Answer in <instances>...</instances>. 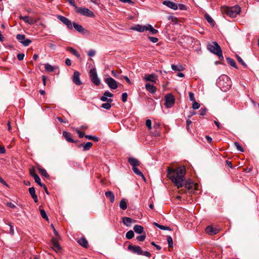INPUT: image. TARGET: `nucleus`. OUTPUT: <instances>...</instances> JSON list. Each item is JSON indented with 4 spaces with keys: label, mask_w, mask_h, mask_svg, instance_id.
<instances>
[{
    "label": "nucleus",
    "mask_w": 259,
    "mask_h": 259,
    "mask_svg": "<svg viewBox=\"0 0 259 259\" xmlns=\"http://www.w3.org/2000/svg\"><path fill=\"white\" fill-rule=\"evenodd\" d=\"M186 171L184 167H178L176 169L167 168V177L175 184V186L179 189L183 187L185 182V175Z\"/></svg>",
    "instance_id": "1"
},
{
    "label": "nucleus",
    "mask_w": 259,
    "mask_h": 259,
    "mask_svg": "<svg viewBox=\"0 0 259 259\" xmlns=\"http://www.w3.org/2000/svg\"><path fill=\"white\" fill-rule=\"evenodd\" d=\"M221 11L223 13L233 18L240 13L241 8L238 5H235L233 7L224 6L221 8Z\"/></svg>",
    "instance_id": "2"
},
{
    "label": "nucleus",
    "mask_w": 259,
    "mask_h": 259,
    "mask_svg": "<svg viewBox=\"0 0 259 259\" xmlns=\"http://www.w3.org/2000/svg\"><path fill=\"white\" fill-rule=\"evenodd\" d=\"M207 49L211 53L218 56L219 59L223 60L224 57L222 54V49L218 44L213 41L211 44L207 45Z\"/></svg>",
    "instance_id": "3"
},
{
    "label": "nucleus",
    "mask_w": 259,
    "mask_h": 259,
    "mask_svg": "<svg viewBox=\"0 0 259 259\" xmlns=\"http://www.w3.org/2000/svg\"><path fill=\"white\" fill-rule=\"evenodd\" d=\"M219 84L225 91L230 88L231 80L228 76L224 75L220 77Z\"/></svg>",
    "instance_id": "4"
},
{
    "label": "nucleus",
    "mask_w": 259,
    "mask_h": 259,
    "mask_svg": "<svg viewBox=\"0 0 259 259\" xmlns=\"http://www.w3.org/2000/svg\"><path fill=\"white\" fill-rule=\"evenodd\" d=\"M75 9L76 13L81 15L91 18L94 17L95 16L94 13L87 8L75 7Z\"/></svg>",
    "instance_id": "5"
},
{
    "label": "nucleus",
    "mask_w": 259,
    "mask_h": 259,
    "mask_svg": "<svg viewBox=\"0 0 259 259\" xmlns=\"http://www.w3.org/2000/svg\"><path fill=\"white\" fill-rule=\"evenodd\" d=\"M165 106L167 108L172 107L175 102L174 96L171 94H167L165 96Z\"/></svg>",
    "instance_id": "6"
},
{
    "label": "nucleus",
    "mask_w": 259,
    "mask_h": 259,
    "mask_svg": "<svg viewBox=\"0 0 259 259\" xmlns=\"http://www.w3.org/2000/svg\"><path fill=\"white\" fill-rule=\"evenodd\" d=\"M90 75L92 82L96 85H99L100 80L98 77L97 73L95 69H91L90 71Z\"/></svg>",
    "instance_id": "7"
},
{
    "label": "nucleus",
    "mask_w": 259,
    "mask_h": 259,
    "mask_svg": "<svg viewBox=\"0 0 259 259\" xmlns=\"http://www.w3.org/2000/svg\"><path fill=\"white\" fill-rule=\"evenodd\" d=\"M16 38L25 47L29 46L31 42V40L30 39H25V35L24 34H18L16 35Z\"/></svg>",
    "instance_id": "8"
},
{
    "label": "nucleus",
    "mask_w": 259,
    "mask_h": 259,
    "mask_svg": "<svg viewBox=\"0 0 259 259\" xmlns=\"http://www.w3.org/2000/svg\"><path fill=\"white\" fill-rule=\"evenodd\" d=\"M105 82L111 89H116L117 87V82L112 77H109L105 79Z\"/></svg>",
    "instance_id": "9"
},
{
    "label": "nucleus",
    "mask_w": 259,
    "mask_h": 259,
    "mask_svg": "<svg viewBox=\"0 0 259 259\" xmlns=\"http://www.w3.org/2000/svg\"><path fill=\"white\" fill-rule=\"evenodd\" d=\"M58 19L65 24L68 29H72V24L70 20L68 18L63 16L58 15L57 16Z\"/></svg>",
    "instance_id": "10"
},
{
    "label": "nucleus",
    "mask_w": 259,
    "mask_h": 259,
    "mask_svg": "<svg viewBox=\"0 0 259 259\" xmlns=\"http://www.w3.org/2000/svg\"><path fill=\"white\" fill-rule=\"evenodd\" d=\"M128 249L134 253H136L138 255L143 254V250H142L141 248L139 246L130 245L128 246Z\"/></svg>",
    "instance_id": "11"
},
{
    "label": "nucleus",
    "mask_w": 259,
    "mask_h": 259,
    "mask_svg": "<svg viewBox=\"0 0 259 259\" xmlns=\"http://www.w3.org/2000/svg\"><path fill=\"white\" fill-rule=\"evenodd\" d=\"M113 96V95L110 93L109 91L105 92L103 96L100 98V100L103 102H112V99L111 98L108 99V97L111 98Z\"/></svg>",
    "instance_id": "12"
},
{
    "label": "nucleus",
    "mask_w": 259,
    "mask_h": 259,
    "mask_svg": "<svg viewBox=\"0 0 259 259\" xmlns=\"http://www.w3.org/2000/svg\"><path fill=\"white\" fill-rule=\"evenodd\" d=\"M72 81L77 85H79L81 84V81L80 80V73L79 72L76 71L74 72Z\"/></svg>",
    "instance_id": "13"
},
{
    "label": "nucleus",
    "mask_w": 259,
    "mask_h": 259,
    "mask_svg": "<svg viewBox=\"0 0 259 259\" xmlns=\"http://www.w3.org/2000/svg\"><path fill=\"white\" fill-rule=\"evenodd\" d=\"M162 4L167 7L174 10H176L178 9V6L177 4L169 1H164L162 2Z\"/></svg>",
    "instance_id": "14"
},
{
    "label": "nucleus",
    "mask_w": 259,
    "mask_h": 259,
    "mask_svg": "<svg viewBox=\"0 0 259 259\" xmlns=\"http://www.w3.org/2000/svg\"><path fill=\"white\" fill-rule=\"evenodd\" d=\"M132 30H136L140 32L147 31V25H141L140 24L136 25L134 27H132Z\"/></svg>",
    "instance_id": "15"
},
{
    "label": "nucleus",
    "mask_w": 259,
    "mask_h": 259,
    "mask_svg": "<svg viewBox=\"0 0 259 259\" xmlns=\"http://www.w3.org/2000/svg\"><path fill=\"white\" fill-rule=\"evenodd\" d=\"M63 137L65 139L70 143H76L77 142L74 140L72 138V135L71 133L66 131L63 132Z\"/></svg>",
    "instance_id": "16"
},
{
    "label": "nucleus",
    "mask_w": 259,
    "mask_h": 259,
    "mask_svg": "<svg viewBox=\"0 0 259 259\" xmlns=\"http://www.w3.org/2000/svg\"><path fill=\"white\" fill-rule=\"evenodd\" d=\"M72 27L73 26L74 29L80 33L85 34L87 32V30L85 28H84L81 25L78 24L77 23L75 22H73L72 23Z\"/></svg>",
    "instance_id": "17"
},
{
    "label": "nucleus",
    "mask_w": 259,
    "mask_h": 259,
    "mask_svg": "<svg viewBox=\"0 0 259 259\" xmlns=\"http://www.w3.org/2000/svg\"><path fill=\"white\" fill-rule=\"evenodd\" d=\"M52 248L56 252L61 250V247L58 243L57 240L56 238H53L52 239Z\"/></svg>",
    "instance_id": "18"
},
{
    "label": "nucleus",
    "mask_w": 259,
    "mask_h": 259,
    "mask_svg": "<svg viewBox=\"0 0 259 259\" xmlns=\"http://www.w3.org/2000/svg\"><path fill=\"white\" fill-rule=\"evenodd\" d=\"M206 232L210 235H213L217 234L219 232V230L212 226H207L205 229Z\"/></svg>",
    "instance_id": "19"
},
{
    "label": "nucleus",
    "mask_w": 259,
    "mask_h": 259,
    "mask_svg": "<svg viewBox=\"0 0 259 259\" xmlns=\"http://www.w3.org/2000/svg\"><path fill=\"white\" fill-rule=\"evenodd\" d=\"M144 79L147 81H151L153 82H156L158 80L157 76L153 74L146 75L144 76Z\"/></svg>",
    "instance_id": "20"
},
{
    "label": "nucleus",
    "mask_w": 259,
    "mask_h": 259,
    "mask_svg": "<svg viewBox=\"0 0 259 259\" xmlns=\"http://www.w3.org/2000/svg\"><path fill=\"white\" fill-rule=\"evenodd\" d=\"M20 19L23 20L26 23H28L30 25L34 24L36 22V21L34 20L33 18H30L28 16H20Z\"/></svg>",
    "instance_id": "21"
},
{
    "label": "nucleus",
    "mask_w": 259,
    "mask_h": 259,
    "mask_svg": "<svg viewBox=\"0 0 259 259\" xmlns=\"http://www.w3.org/2000/svg\"><path fill=\"white\" fill-rule=\"evenodd\" d=\"M77 243L84 248H88L89 243L87 240L84 237H81L77 240Z\"/></svg>",
    "instance_id": "22"
},
{
    "label": "nucleus",
    "mask_w": 259,
    "mask_h": 259,
    "mask_svg": "<svg viewBox=\"0 0 259 259\" xmlns=\"http://www.w3.org/2000/svg\"><path fill=\"white\" fill-rule=\"evenodd\" d=\"M128 162L132 166V167H137L140 164V161L138 159L133 157L129 158Z\"/></svg>",
    "instance_id": "23"
},
{
    "label": "nucleus",
    "mask_w": 259,
    "mask_h": 259,
    "mask_svg": "<svg viewBox=\"0 0 259 259\" xmlns=\"http://www.w3.org/2000/svg\"><path fill=\"white\" fill-rule=\"evenodd\" d=\"M122 222L126 226H129L132 223H135L136 221L131 218L123 217L122 218Z\"/></svg>",
    "instance_id": "24"
},
{
    "label": "nucleus",
    "mask_w": 259,
    "mask_h": 259,
    "mask_svg": "<svg viewBox=\"0 0 259 259\" xmlns=\"http://www.w3.org/2000/svg\"><path fill=\"white\" fill-rule=\"evenodd\" d=\"M93 143L92 142H88L85 144H81L78 146L79 147H82L83 151H85L90 150V149L92 147Z\"/></svg>",
    "instance_id": "25"
},
{
    "label": "nucleus",
    "mask_w": 259,
    "mask_h": 259,
    "mask_svg": "<svg viewBox=\"0 0 259 259\" xmlns=\"http://www.w3.org/2000/svg\"><path fill=\"white\" fill-rule=\"evenodd\" d=\"M105 196L106 197L109 199L110 202L111 203H113L114 202V200H115V196H114V193L110 191H107L105 192Z\"/></svg>",
    "instance_id": "26"
},
{
    "label": "nucleus",
    "mask_w": 259,
    "mask_h": 259,
    "mask_svg": "<svg viewBox=\"0 0 259 259\" xmlns=\"http://www.w3.org/2000/svg\"><path fill=\"white\" fill-rule=\"evenodd\" d=\"M29 192L31 195V197L33 199L35 202H37L38 201V199L36 195L35 194V191L34 187H30L29 188Z\"/></svg>",
    "instance_id": "27"
},
{
    "label": "nucleus",
    "mask_w": 259,
    "mask_h": 259,
    "mask_svg": "<svg viewBox=\"0 0 259 259\" xmlns=\"http://www.w3.org/2000/svg\"><path fill=\"white\" fill-rule=\"evenodd\" d=\"M146 90L150 93H154L156 91V88L150 83H146L145 85Z\"/></svg>",
    "instance_id": "28"
},
{
    "label": "nucleus",
    "mask_w": 259,
    "mask_h": 259,
    "mask_svg": "<svg viewBox=\"0 0 259 259\" xmlns=\"http://www.w3.org/2000/svg\"><path fill=\"white\" fill-rule=\"evenodd\" d=\"M134 231L138 234H141L143 232L144 228L141 226L136 225L134 227Z\"/></svg>",
    "instance_id": "29"
},
{
    "label": "nucleus",
    "mask_w": 259,
    "mask_h": 259,
    "mask_svg": "<svg viewBox=\"0 0 259 259\" xmlns=\"http://www.w3.org/2000/svg\"><path fill=\"white\" fill-rule=\"evenodd\" d=\"M39 172L42 176L46 178H49V175L47 172L46 170L41 166H39L37 167Z\"/></svg>",
    "instance_id": "30"
},
{
    "label": "nucleus",
    "mask_w": 259,
    "mask_h": 259,
    "mask_svg": "<svg viewBox=\"0 0 259 259\" xmlns=\"http://www.w3.org/2000/svg\"><path fill=\"white\" fill-rule=\"evenodd\" d=\"M34 180L35 181V182L37 183L40 187L44 188V189H46V186L45 184H42L40 182V178L39 177V176L38 175H35L34 176Z\"/></svg>",
    "instance_id": "31"
},
{
    "label": "nucleus",
    "mask_w": 259,
    "mask_h": 259,
    "mask_svg": "<svg viewBox=\"0 0 259 259\" xmlns=\"http://www.w3.org/2000/svg\"><path fill=\"white\" fill-rule=\"evenodd\" d=\"M67 51L70 52V53H71L72 54H73L74 55H75V56H76L78 58H80V55L78 53V52L76 51V50H75V49H74L73 48H71V47H68L67 49H66Z\"/></svg>",
    "instance_id": "32"
},
{
    "label": "nucleus",
    "mask_w": 259,
    "mask_h": 259,
    "mask_svg": "<svg viewBox=\"0 0 259 259\" xmlns=\"http://www.w3.org/2000/svg\"><path fill=\"white\" fill-rule=\"evenodd\" d=\"M171 68L174 71H181L184 70V67L181 65H171Z\"/></svg>",
    "instance_id": "33"
},
{
    "label": "nucleus",
    "mask_w": 259,
    "mask_h": 259,
    "mask_svg": "<svg viewBox=\"0 0 259 259\" xmlns=\"http://www.w3.org/2000/svg\"><path fill=\"white\" fill-rule=\"evenodd\" d=\"M153 225L155 226H156L157 227H158V228H159L161 230H169V231H170L171 230V229L168 227H166V226H163V225H159L158 224V223H155L154 222L153 223Z\"/></svg>",
    "instance_id": "34"
},
{
    "label": "nucleus",
    "mask_w": 259,
    "mask_h": 259,
    "mask_svg": "<svg viewBox=\"0 0 259 259\" xmlns=\"http://www.w3.org/2000/svg\"><path fill=\"white\" fill-rule=\"evenodd\" d=\"M147 30L152 34H156L158 32V30L154 29L150 24H147Z\"/></svg>",
    "instance_id": "35"
},
{
    "label": "nucleus",
    "mask_w": 259,
    "mask_h": 259,
    "mask_svg": "<svg viewBox=\"0 0 259 259\" xmlns=\"http://www.w3.org/2000/svg\"><path fill=\"white\" fill-rule=\"evenodd\" d=\"M133 171L137 175L140 176L142 177V178L145 180V177L144 175H143L142 172L137 167H132Z\"/></svg>",
    "instance_id": "36"
},
{
    "label": "nucleus",
    "mask_w": 259,
    "mask_h": 259,
    "mask_svg": "<svg viewBox=\"0 0 259 259\" xmlns=\"http://www.w3.org/2000/svg\"><path fill=\"white\" fill-rule=\"evenodd\" d=\"M185 186V188H186L188 190L192 189L194 186V184L192 182H184V184H183V186Z\"/></svg>",
    "instance_id": "37"
},
{
    "label": "nucleus",
    "mask_w": 259,
    "mask_h": 259,
    "mask_svg": "<svg viewBox=\"0 0 259 259\" xmlns=\"http://www.w3.org/2000/svg\"><path fill=\"white\" fill-rule=\"evenodd\" d=\"M119 207L122 210H125L127 208L126 202L124 199H122L119 203Z\"/></svg>",
    "instance_id": "38"
},
{
    "label": "nucleus",
    "mask_w": 259,
    "mask_h": 259,
    "mask_svg": "<svg viewBox=\"0 0 259 259\" xmlns=\"http://www.w3.org/2000/svg\"><path fill=\"white\" fill-rule=\"evenodd\" d=\"M120 72H117L116 71H115V70H112L111 71V73L115 77H116L117 78H118V79H122V76L120 75Z\"/></svg>",
    "instance_id": "39"
},
{
    "label": "nucleus",
    "mask_w": 259,
    "mask_h": 259,
    "mask_svg": "<svg viewBox=\"0 0 259 259\" xmlns=\"http://www.w3.org/2000/svg\"><path fill=\"white\" fill-rule=\"evenodd\" d=\"M134 236V233L132 230L128 231L125 235V237L128 239L133 238Z\"/></svg>",
    "instance_id": "40"
},
{
    "label": "nucleus",
    "mask_w": 259,
    "mask_h": 259,
    "mask_svg": "<svg viewBox=\"0 0 259 259\" xmlns=\"http://www.w3.org/2000/svg\"><path fill=\"white\" fill-rule=\"evenodd\" d=\"M45 69L48 72H53L54 70V67L49 64H45Z\"/></svg>",
    "instance_id": "41"
},
{
    "label": "nucleus",
    "mask_w": 259,
    "mask_h": 259,
    "mask_svg": "<svg viewBox=\"0 0 259 259\" xmlns=\"http://www.w3.org/2000/svg\"><path fill=\"white\" fill-rule=\"evenodd\" d=\"M227 63L231 66L236 67V63L233 59H231L230 58H228L227 59Z\"/></svg>",
    "instance_id": "42"
},
{
    "label": "nucleus",
    "mask_w": 259,
    "mask_h": 259,
    "mask_svg": "<svg viewBox=\"0 0 259 259\" xmlns=\"http://www.w3.org/2000/svg\"><path fill=\"white\" fill-rule=\"evenodd\" d=\"M40 215H41V217L43 219H45L46 221L49 220V218L46 214V212L44 209H40Z\"/></svg>",
    "instance_id": "43"
},
{
    "label": "nucleus",
    "mask_w": 259,
    "mask_h": 259,
    "mask_svg": "<svg viewBox=\"0 0 259 259\" xmlns=\"http://www.w3.org/2000/svg\"><path fill=\"white\" fill-rule=\"evenodd\" d=\"M111 103V102H107V103H103V104H102L101 107L104 108V109L108 110L111 107V104H110Z\"/></svg>",
    "instance_id": "44"
},
{
    "label": "nucleus",
    "mask_w": 259,
    "mask_h": 259,
    "mask_svg": "<svg viewBox=\"0 0 259 259\" xmlns=\"http://www.w3.org/2000/svg\"><path fill=\"white\" fill-rule=\"evenodd\" d=\"M166 239L168 243V247H172L173 246V241L172 238L169 236H167L166 237Z\"/></svg>",
    "instance_id": "45"
},
{
    "label": "nucleus",
    "mask_w": 259,
    "mask_h": 259,
    "mask_svg": "<svg viewBox=\"0 0 259 259\" xmlns=\"http://www.w3.org/2000/svg\"><path fill=\"white\" fill-rule=\"evenodd\" d=\"M234 145L235 146L237 149L241 152H243L244 151L243 148L242 147V146L239 144V143L236 142L234 143Z\"/></svg>",
    "instance_id": "46"
},
{
    "label": "nucleus",
    "mask_w": 259,
    "mask_h": 259,
    "mask_svg": "<svg viewBox=\"0 0 259 259\" xmlns=\"http://www.w3.org/2000/svg\"><path fill=\"white\" fill-rule=\"evenodd\" d=\"M192 108L193 109L196 110L199 108L200 105V104L197 102L196 101L193 102Z\"/></svg>",
    "instance_id": "47"
},
{
    "label": "nucleus",
    "mask_w": 259,
    "mask_h": 259,
    "mask_svg": "<svg viewBox=\"0 0 259 259\" xmlns=\"http://www.w3.org/2000/svg\"><path fill=\"white\" fill-rule=\"evenodd\" d=\"M238 61L242 64L244 67H247V65L243 61V60L241 59V58L239 56H236Z\"/></svg>",
    "instance_id": "48"
},
{
    "label": "nucleus",
    "mask_w": 259,
    "mask_h": 259,
    "mask_svg": "<svg viewBox=\"0 0 259 259\" xmlns=\"http://www.w3.org/2000/svg\"><path fill=\"white\" fill-rule=\"evenodd\" d=\"M146 238L145 234H143L140 236H138L137 237L136 239L138 241H143Z\"/></svg>",
    "instance_id": "49"
},
{
    "label": "nucleus",
    "mask_w": 259,
    "mask_h": 259,
    "mask_svg": "<svg viewBox=\"0 0 259 259\" xmlns=\"http://www.w3.org/2000/svg\"><path fill=\"white\" fill-rule=\"evenodd\" d=\"M205 18L206 19L207 22L209 23H212L213 22V20L212 19V18L208 14L205 15Z\"/></svg>",
    "instance_id": "50"
},
{
    "label": "nucleus",
    "mask_w": 259,
    "mask_h": 259,
    "mask_svg": "<svg viewBox=\"0 0 259 259\" xmlns=\"http://www.w3.org/2000/svg\"><path fill=\"white\" fill-rule=\"evenodd\" d=\"M75 131L78 134L79 138H82L84 136V133L81 132L78 128H75Z\"/></svg>",
    "instance_id": "51"
},
{
    "label": "nucleus",
    "mask_w": 259,
    "mask_h": 259,
    "mask_svg": "<svg viewBox=\"0 0 259 259\" xmlns=\"http://www.w3.org/2000/svg\"><path fill=\"white\" fill-rule=\"evenodd\" d=\"M151 124H152V123H151V120L147 119L146 121V125L149 130H151L152 128Z\"/></svg>",
    "instance_id": "52"
},
{
    "label": "nucleus",
    "mask_w": 259,
    "mask_h": 259,
    "mask_svg": "<svg viewBox=\"0 0 259 259\" xmlns=\"http://www.w3.org/2000/svg\"><path fill=\"white\" fill-rule=\"evenodd\" d=\"M121 98H122V101L123 102H126L127 98V93H122V96H121Z\"/></svg>",
    "instance_id": "53"
},
{
    "label": "nucleus",
    "mask_w": 259,
    "mask_h": 259,
    "mask_svg": "<svg viewBox=\"0 0 259 259\" xmlns=\"http://www.w3.org/2000/svg\"><path fill=\"white\" fill-rule=\"evenodd\" d=\"M148 38L151 42L153 43L157 42L158 40V38L155 37L149 36Z\"/></svg>",
    "instance_id": "54"
},
{
    "label": "nucleus",
    "mask_w": 259,
    "mask_h": 259,
    "mask_svg": "<svg viewBox=\"0 0 259 259\" xmlns=\"http://www.w3.org/2000/svg\"><path fill=\"white\" fill-rule=\"evenodd\" d=\"M189 99H190V101H191L192 102L195 101L194 95L192 92L189 93Z\"/></svg>",
    "instance_id": "55"
},
{
    "label": "nucleus",
    "mask_w": 259,
    "mask_h": 259,
    "mask_svg": "<svg viewBox=\"0 0 259 259\" xmlns=\"http://www.w3.org/2000/svg\"><path fill=\"white\" fill-rule=\"evenodd\" d=\"M95 54H96V52L94 50H91L89 51V52L88 53V55L90 57L94 56L95 55Z\"/></svg>",
    "instance_id": "56"
},
{
    "label": "nucleus",
    "mask_w": 259,
    "mask_h": 259,
    "mask_svg": "<svg viewBox=\"0 0 259 259\" xmlns=\"http://www.w3.org/2000/svg\"><path fill=\"white\" fill-rule=\"evenodd\" d=\"M9 225L10 226V233L12 235H13L14 234V229L13 226L11 223H10L9 224Z\"/></svg>",
    "instance_id": "57"
},
{
    "label": "nucleus",
    "mask_w": 259,
    "mask_h": 259,
    "mask_svg": "<svg viewBox=\"0 0 259 259\" xmlns=\"http://www.w3.org/2000/svg\"><path fill=\"white\" fill-rule=\"evenodd\" d=\"M178 8L181 10H186L187 9L186 6L182 4H179L178 5Z\"/></svg>",
    "instance_id": "58"
},
{
    "label": "nucleus",
    "mask_w": 259,
    "mask_h": 259,
    "mask_svg": "<svg viewBox=\"0 0 259 259\" xmlns=\"http://www.w3.org/2000/svg\"><path fill=\"white\" fill-rule=\"evenodd\" d=\"M24 57V54L21 53V54H18L17 55V58L19 61H21V60H23Z\"/></svg>",
    "instance_id": "59"
},
{
    "label": "nucleus",
    "mask_w": 259,
    "mask_h": 259,
    "mask_svg": "<svg viewBox=\"0 0 259 259\" xmlns=\"http://www.w3.org/2000/svg\"><path fill=\"white\" fill-rule=\"evenodd\" d=\"M7 206L11 208H16V206L15 204L11 202H7L6 204Z\"/></svg>",
    "instance_id": "60"
},
{
    "label": "nucleus",
    "mask_w": 259,
    "mask_h": 259,
    "mask_svg": "<svg viewBox=\"0 0 259 259\" xmlns=\"http://www.w3.org/2000/svg\"><path fill=\"white\" fill-rule=\"evenodd\" d=\"M199 113L201 115H204L206 113V109L205 108H204V109L201 108L199 110Z\"/></svg>",
    "instance_id": "61"
},
{
    "label": "nucleus",
    "mask_w": 259,
    "mask_h": 259,
    "mask_svg": "<svg viewBox=\"0 0 259 259\" xmlns=\"http://www.w3.org/2000/svg\"><path fill=\"white\" fill-rule=\"evenodd\" d=\"M142 255H145L146 256H147L148 257H151V253L147 251H144V252L143 251V254Z\"/></svg>",
    "instance_id": "62"
},
{
    "label": "nucleus",
    "mask_w": 259,
    "mask_h": 259,
    "mask_svg": "<svg viewBox=\"0 0 259 259\" xmlns=\"http://www.w3.org/2000/svg\"><path fill=\"white\" fill-rule=\"evenodd\" d=\"M30 175L33 178H34V176L35 175H37L35 172V171H34V169H30Z\"/></svg>",
    "instance_id": "63"
},
{
    "label": "nucleus",
    "mask_w": 259,
    "mask_h": 259,
    "mask_svg": "<svg viewBox=\"0 0 259 259\" xmlns=\"http://www.w3.org/2000/svg\"><path fill=\"white\" fill-rule=\"evenodd\" d=\"M214 123L216 125V126L218 127V128H219V129L221 128L222 126H221L220 123L218 121L214 120Z\"/></svg>",
    "instance_id": "64"
}]
</instances>
